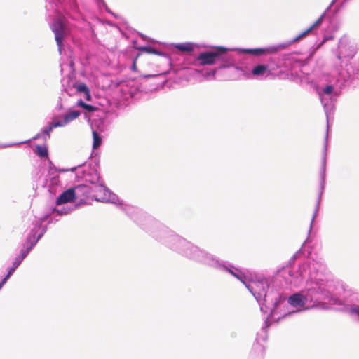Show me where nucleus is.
Instances as JSON below:
<instances>
[{
  "mask_svg": "<svg viewBox=\"0 0 359 359\" xmlns=\"http://www.w3.org/2000/svg\"><path fill=\"white\" fill-rule=\"evenodd\" d=\"M303 252L301 250L296 252L289 260L287 264L278 269L276 278L283 279L287 286L298 287L307 277L305 288L301 292L291 295L287 303L296 310L281 312L283 304L279 309L280 316L277 318H285L292 313L315 306L320 302L329 299L332 297L334 281L327 265L322 259H305L301 262L294 271L292 266Z\"/></svg>",
  "mask_w": 359,
  "mask_h": 359,
  "instance_id": "f257e3e1",
  "label": "nucleus"
},
{
  "mask_svg": "<svg viewBox=\"0 0 359 359\" xmlns=\"http://www.w3.org/2000/svg\"><path fill=\"white\" fill-rule=\"evenodd\" d=\"M217 270L226 272L243 283L259 303L263 313L270 312V316L280 313L279 309L285 301V297L279 290L270 288L267 279L256 277L255 279L246 270H241L226 261L220 260Z\"/></svg>",
  "mask_w": 359,
  "mask_h": 359,
  "instance_id": "f03ea898",
  "label": "nucleus"
},
{
  "mask_svg": "<svg viewBox=\"0 0 359 359\" xmlns=\"http://www.w3.org/2000/svg\"><path fill=\"white\" fill-rule=\"evenodd\" d=\"M151 224L154 226L149 234L157 241L184 257L216 269L220 259L176 234L158 220H151Z\"/></svg>",
  "mask_w": 359,
  "mask_h": 359,
  "instance_id": "7ed1b4c3",
  "label": "nucleus"
},
{
  "mask_svg": "<svg viewBox=\"0 0 359 359\" xmlns=\"http://www.w3.org/2000/svg\"><path fill=\"white\" fill-rule=\"evenodd\" d=\"M62 172H76L77 179L82 180L86 182H89L92 184H98L96 187L100 193H103V196H96V200L98 201L108 202L111 203H118V198L114 193L111 192L104 185L100 183V175L95 166L91 167L90 163H84L77 167H73L70 169L62 170Z\"/></svg>",
  "mask_w": 359,
  "mask_h": 359,
  "instance_id": "20e7f679",
  "label": "nucleus"
},
{
  "mask_svg": "<svg viewBox=\"0 0 359 359\" xmlns=\"http://www.w3.org/2000/svg\"><path fill=\"white\" fill-rule=\"evenodd\" d=\"M230 50L223 46L215 47L210 51L201 53L196 57L201 65L219 64V68H227L234 65V55Z\"/></svg>",
  "mask_w": 359,
  "mask_h": 359,
  "instance_id": "39448f33",
  "label": "nucleus"
},
{
  "mask_svg": "<svg viewBox=\"0 0 359 359\" xmlns=\"http://www.w3.org/2000/svg\"><path fill=\"white\" fill-rule=\"evenodd\" d=\"M337 0H332L331 3L330 4L329 6L327 8V9L325 11V12L317 19V20L311 25L307 29L300 33L299 35H297L296 37L292 39V40L289 41L288 42L285 43H281L278 46H269L266 48H242V49H237V50L239 53H248L250 55H253L255 56H260L262 55L266 54H271L276 53L278 50L280 48H284L295 42L299 41V39H302L305 36H306L309 32H311L314 28L319 26L325 18L326 13L331 8V7L335 4Z\"/></svg>",
  "mask_w": 359,
  "mask_h": 359,
  "instance_id": "423d86ee",
  "label": "nucleus"
},
{
  "mask_svg": "<svg viewBox=\"0 0 359 359\" xmlns=\"http://www.w3.org/2000/svg\"><path fill=\"white\" fill-rule=\"evenodd\" d=\"M80 114L81 112L78 110L71 111L60 116V118L61 119L53 120L51 123L48 124V126L43 127L41 130V132L34 135L32 139L21 142L4 144L2 145V147H9L19 145L21 144H27L31 142L32 140H36L39 139H42L43 142H46L48 141V139H50V133L53 131V128L66 126L69 123L76 119L80 116Z\"/></svg>",
  "mask_w": 359,
  "mask_h": 359,
  "instance_id": "0eeeda50",
  "label": "nucleus"
},
{
  "mask_svg": "<svg viewBox=\"0 0 359 359\" xmlns=\"http://www.w3.org/2000/svg\"><path fill=\"white\" fill-rule=\"evenodd\" d=\"M346 80L343 72H339L338 75L325 74L321 79V83L316 87L318 95H339V83Z\"/></svg>",
  "mask_w": 359,
  "mask_h": 359,
  "instance_id": "6e6552de",
  "label": "nucleus"
},
{
  "mask_svg": "<svg viewBox=\"0 0 359 359\" xmlns=\"http://www.w3.org/2000/svg\"><path fill=\"white\" fill-rule=\"evenodd\" d=\"M121 209L143 230L149 233L154 225L151 220H156L142 210L133 205L119 203Z\"/></svg>",
  "mask_w": 359,
  "mask_h": 359,
  "instance_id": "1a4fd4ad",
  "label": "nucleus"
},
{
  "mask_svg": "<svg viewBox=\"0 0 359 359\" xmlns=\"http://www.w3.org/2000/svg\"><path fill=\"white\" fill-rule=\"evenodd\" d=\"M50 27L55 34V39L58 47V51L60 54H62L63 49V39L69 33L67 20L64 16L59 15L54 18Z\"/></svg>",
  "mask_w": 359,
  "mask_h": 359,
  "instance_id": "9d476101",
  "label": "nucleus"
},
{
  "mask_svg": "<svg viewBox=\"0 0 359 359\" xmlns=\"http://www.w3.org/2000/svg\"><path fill=\"white\" fill-rule=\"evenodd\" d=\"M48 215H46L39 218L34 217L32 221L30 231L27 236L26 240H27L28 242H36V244L38 241L42 238V236L47 231V226L43 225V224L48 219Z\"/></svg>",
  "mask_w": 359,
  "mask_h": 359,
  "instance_id": "9b49d317",
  "label": "nucleus"
},
{
  "mask_svg": "<svg viewBox=\"0 0 359 359\" xmlns=\"http://www.w3.org/2000/svg\"><path fill=\"white\" fill-rule=\"evenodd\" d=\"M326 151H327V142H325V146H324V150H323V156L322 159V163H321V168L320 171V192L318 194V197L316 202V205L314 210V212L311 221L310 227H309V232L311 231L313 223L315 219V218L317 216V213L318 212L319 205L321 200V196L323 193L325 186V177H326Z\"/></svg>",
  "mask_w": 359,
  "mask_h": 359,
  "instance_id": "f8f14e48",
  "label": "nucleus"
},
{
  "mask_svg": "<svg viewBox=\"0 0 359 359\" xmlns=\"http://www.w3.org/2000/svg\"><path fill=\"white\" fill-rule=\"evenodd\" d=\"M339 95H318L321 104L323 107L325 114L327 118V122H329L330 116L333 114L337 98Z\"/></svg>",
  "mask_w": 359,
  "mask_h": 359,
  "instance_id": "ddd939ff",
  "label": "nucleus"
},
{
  "mask_svg": "<svg viewBox=\"0 0 359 359\" xmlns=\"http://www.w3.org/2000/svg\"><path fill=\"white\" fill-rule=\"evenodd\" d=\"M268 321L269 319L266 318L260 332L257 333L256 341L252 348V353H257L260 357L263 356L264 352V346L261 342H264L267 339L266 328L269 327Z\"/></svg>",
  "mask_w": 359,
  "mask_h": 359,
  "instance_id": "4468645a",
  "label": "nucleus"
},
{
  "mask_svg": "<svg viewBox=\"0 0 359 359\" xmlns=\"http://www.w3.org/2000/svg\"><path fill=\"white\" fill-rule=\"evenodd\" d=\"M61 170H57L56 167L53 164L50 160H49V168L48 173L46 179V185L49 188L50 191H52V189L57 186L60 183L58 172H62Z\"/></svg>",
  "mask_w": 359,
  "mask_h": 359,
  "instance_id": "2eb2a0df",
  "label": "nucleus"
},
{
  "mask_svg": "<svg viewBox=\"0 0 359 359\" xmlns=\"http://www.w3.org/2000/svg\"><path fill=\"white\" fill-rule=\"evenodd\" d=\"M355 52L353 48L344 44L343 42L339 43V52L337 55V57L341 63L346 62L350 59L353 58L355 55Z\"/></svg>",
  "mask_w": 359,
  "mask_h": 359,
  "instance_id": "dca6fc26",
  "label": "nucleus"
},
{
  "mask_svg": "<svg viewBox=\"0 0 359 359\" xmlns=\"http://www.w3.org/2000/svg\"><path fill=\"white\" fill-rule=\"evenodd\" d=\"M76 198L75 189L69 188L63 191L56 199V205H60L68 203L74 202Z\"/></svg>",
  "mask_w": 359,
  "mask_h": 359,
  "instance_id": "f3484780",
  "label": "nucleus"
},
{
  "mask_svg": "<svg viewBox=\"0 0 359 359\" xmlns=\"http://www.w3.org/2000/svg\"><path fill=\"white\" fill-rule=\"evenodd\" d=\"M269 73L270 71L267 65H258L252 69L250 74L257 79H262L268 76Z\"/></svg>",
  "mask_w": 359,
  "mask_h": 359,
  "instance_id": "a211bd4d",
  "label": "nucleus"
},
{
  "mask_svg": "<svg viewBox=\"0 0 359 359\" xmlns=\"http://www.w3.org/2000/svg\"><path fill=\"white\" fill-rule=\"evenodd\" d=\"M69 90H75L76 93L79 94L81 96H83L87 100H90L91 98L89 88L83 83H76L74 84L72 89Z\"/></svg>",
  "mask_w": 359,
  "mask_h": 359,
  "instance_id": "6ab92c4d",
  "label": "nucleus"
},
{
  "mask_svg": "<svg viewBox=\"0 0 359 359\" xmlns=\"http://www.w3.org/2000/svg\"><path fill=\"white\" fill-rule=\"evenodd\" d=\"M35 245L36 242H28L27 240H26L20 249V255H18L17 257H18L21 261H23Z\"/></svg>",
  "mask_w": 359,
  "mask_h": 359,
  "instance_id": "aec40b11",
  "label": "nucleus"
},
{
  "mask_svg": "<svg viewBox=\"0 0 359 359\" xmlns=\"http://www.w3.org/2000/svg\"><path fill=\"white\" fill-rule=\"evenodd\" d=\"M75 189L76 197L78 198L81 196H88L90 194L92 188L86 184H79L73 187Z\"/></svg>",
  "mask_w": 359,
  "mask_h": 359,
  "instance_id": "412c9836",
  "label": "nucleus"
},
{
  "mask_svg": "<svg viewBox=\"0 0 359 359\" xmlns=\"http://www.w3.org/2000/svg\"><path fill=\"white\" fill-rule=\"evenodd\" d=\"M65 0H46V8L53 13L59 12Z\"/></svg>",
  "mask_w": 359,
  "mask_h": 359,
  "instance_id": "4be33fe9",
  "label": "nucleus"
},
{
  "mask_svg": "<svg viewBox=\"0 0 359 359\" xmlns=\"http://www.w3.org/2000/svg\"><path fill=\"white\" fill-rule=\"evenodd\" d=\"M175 47L181 52L189 53L194 50L196 44L191 42L180 43L175 44Z\"/></svg>",
  "mask_w": 359,
  "mask_h": 359,
  "instance_id": "5701e85b",
  "label": "nucleus"
},
{
  "mask_svg": "<svg viewBox=\"0 0 359 359\" xmlns=\"http://www.w3.org/2000/svg\"><path fill=\"white\" fill-rule=\"evenodd\" d=\"M35 153L41 158H46L48 156V147L46 144L36 145Z\"/></svg>",
  "mask_w": 359,
  "mask_h": 359,
  "instance_id": "b1692460",
  "label": "nucleus"
},
{
  "mask_svg": "<svg viewBox=\"0 0 359 359\" xmlns=\"http://www.w3.org/2000/svg\"><path fill=\"white\" fill-rule=\"evenodd\" d=\"M93 148L95 149L102 144V138L100 133L96 130H93Z\"/></svg>",
  "mask_w": 359,
  "mask_h": 359,
  "instance_id": "393cba45",
  "label": "nucleus"
},
{
  "mask_svg": "<svg viewBox=\"0 0 359 359\" xmlns=\"http://www.w3.org/2000/svg\"><path fill=\"white\" fill-rule=\"evenodd\" d=\"M77 105L88 112H93L97 110V107L85 103L81 99L77 101Z\"/></svg>",
  "mask_w": 359,
  "mask_h": 359,
  "instance_id": "a878e982",
  "label": "nucleus"
},
{
  "mask_svg": "<svg viewBox=\"0 0 359 359\" xmlns=\"http://www.w3.org/2000/svg\"><path fill=\"white\" fill-rule=\"evenodd\" d=\"M74 209V208H70V207H62L60 208H54L53 209V212H55V213H57V215L61 216V215H65L69 214Z\"/></svg>",
  "mask_w": 359,
  "mask_h": 359,
  "instance_id": "bb28decb",
  "label": "nucleus"
},
{
  "mask_svg": "<svg viewBox=\"0 0 359 359\" xmlns=\"http://www.w3.org/2000/svg\"><path fill=\"white\" fill-rule=\"evenodd\" d=\"M137 49L142 52H144L149 54L160 55V53L151 46H140Z\"/></svg>",
  "mask_w": 359,
  "mask_h": 359,
  "instance_id": "cd10ccee",
  "label": "nucleus"
},
{
  "mask_svg": "<svg viewBox=\"0 0 359 359\" xmlns=\"http://www.w3.org/2000/svg\"><path fill=\"white\" fill-rule=\"evenodd\" d=\"M22 261H21L18 257H15V260L13 262L12 266L8 269V273L12 275L15 269L20 265Z\"/></svg>",
  "mask_w": 359,
  "mask_h": 359,
  "instance_id": "c85d7f7f",
  "label": "nucleus"
},
{
  "mask_svg": "<svg viewBox=\"0 0 359 359\" xmlns=\"http://www.w3.org/2000/svg\"><path fill=\"white\" fill-rule=\"evenodd\" d=\"M350 313L359 317V306H351Z\"/></svg>",
  "mask_w": 359,
  "mask_h": 359,
  "instance_id": "c756f323",
  "label": "nucleus"
},
{
  "mask_svg": "<svg viewBox=\"0 0 359 359\" xmlns=\"http://www.w3.org/2000/svg\"><path fill=\"white\" fill-rule=\"evenodd\" d=\"M10 273H7L5 277L0 281V290L3 287V286L6 284L8 278L11 277Z\"/></svg>",
  "mask_w": 359,
  "mask_h": 359,
  "instance_id": "7c9ffc66",
  "label": "nucleus"
},
{
  "mask_svg": "<svg viewBox=\"0 0 359 359\" xmlns=\"http://www.w3.org/2000/svg\"><path fill=\"white\" fill-rule=\"evenodd\" d=\"M96 3L97 4L98 6H106L104 0H95Z\"/></svg>",
  "mask_w": 359,
  "mask_h": 359,
  "instance_id": "2f4dec72",
  "label": "nucleus"
},
{
  "mask_svg": "<svg viewBox=\"0 0 359 359\" xmlns=\"http://www.w3.org/2000/svg\"><path fill=\"white\" fill-rule=\"evenodd\" d=\"M63 108V105L60 100V102L57 104L56 109H57L58 110H62Z\"/></svg>",
  "mask_w": 359,
  "mask_h": 359,
  "instance_id": "473e14b6",
  "label": "nucleus"
},
{
  "mask_svg": "<svg viewBox=\"0 0 359 359\" xmlns=\"http://www.w3.org/2000/svg\"><path fill=\"white\" fill-rule=\"evenodd\" d=\"M65 93H67V95H71V92H69V90H65Z\"/></svg>",
  "mask_w": 359,
  "mask_h": 359,
  "instance_id": "72a5a7b5",
  "label": "nucleus"
},
{
  "mask_svg": "<svg viewBox=\"0 0 359 359\" xmlns=\"http://www.w3.org/2000/svg\"><path fill=\"white\" fill-rule=\"evenodd\" d=\"M328 39H329V38L325 37V38L324 39V40L323 41V42H322V43H324L325 41H327V40H328Z\"/></svg>",
  "mask_w": 359,
  "mask_h": 359,
  "instance_id": "f704fd0d",
  "label": "nucleus"
},
{
  "mask_svg": "<svg viewBox=\"0 0 359 359\" xmlns=\"http://www.w3.org/2000/svg\"><path fill=\"white\" fill-rule=\"evenodd\" d=\"M136 67H135V64L134 63L133 65V69H135Z\"/></svg>",
  "mask_w": 359,
  "mask_h": 359,
  "instance_id": "c9c22d12",
  "label": "nucleus"
}]
</instances>
